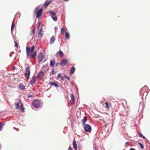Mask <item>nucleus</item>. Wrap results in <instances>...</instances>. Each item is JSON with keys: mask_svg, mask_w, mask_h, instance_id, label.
<instances>
[{"mask_svg": "<svg viewBox=\"0 0 150 150\" xmlns=\"http://www.w3.org/2000/svg\"><path fill=\"white\" fill-rule=\"evenodd\" d=\"M126 144H129V142H127L125 143Z\"/></svg>", "mask_w": 150, "mask_h": 150, "instance_id": "obj_55", "label": "nucleus"}, {"mask_svg": "<svg viewBox=\"0 0 150 150\" xmlns=\"http://www.w3.org/2000/svg\"><path fill=\"white\" fill-rule=\"evenodd\" d=\"M138 134H139V136L140 137H142V136H143L142 134L141 133H140L139 132L138 133Z\"/></svg>", "mask_w": 150, "mask_h": 150, "instance_id": "obj_40", "label": "nucleus"}, {"mask_svg": "<svg viewBox=\"0 0 150 150\" xmlns=\"http://www.w3.org/2000/svg\"><path fill=\"white\" fill-rule=\"evenodd\" d=\"M14 129H16V128L15 127H13Z\"/></svg>", "mask_w": 150, "mask_h": 150, "instance_id": "obj_61", "label": "nucleus"}, {"mask_svg": "<svg viewBox=\"0 0 150 150\" xmlns=\"http://www.w3.org/2000/svg\"><path fill=\"white\" fill-rule=\"evenodd\" d=\"M32 33L33 34H34L35 33V29H33L32 30Z\"/></svg>", "mask_w": 150, "mask_h": 150, "instance_id": "obj_41", "label": "nucleus"}, {"mask_svg": "<svg viewBox=\"0 0 150 150\" xmlns=\"http://www.w3.org/2000/svg\"><path fill=\"white\" fill-rule=\"evenodd\" d=\"M51 73L52 75H54L55 74V72L54 71L53 69L52 70Z\"/></svg>", "mask_w": 150, "mask_h": 150, "instance_id": "obj_42", "label": "nucleus"}, {"mask_svg": "<svg viewBox=\"0 0 150 150\" xmlns=\"http://www.w3.org/2000/svg\"><path fill=\"white\" fill-rule=\"evenodd\" d=\"M93 150H96V148L95 147L93 146Z\"/></svg>", "mask_w": 150, "mask_h": 150, "instance_id": "obj_53", "label": "nucleus"}, {"mask_svg": "<svg viewBox=\"0 0 150 150\" xmlns=\"http://www.w3.org/2000/svg\"><path fill=\"white\" fill-rule=\"evenodd\" d=\"M19 88L21 90H23L25 89V86L22 83H20L18 85Z\"/></svg>", "mask_w": 150, "mask_h": 150, "instance_id": "obj_17", "label": "nucleus"}, {"mask_svg": "<svg viewBox=\"0 0 150 150\" xmlns=\"http://www.w3.org/2000/svg\"><path fill=\"white\" fill-rule=\"evenodd\" d=\"M31 48L29 47H27L26 48V52H31Z\"/></svg>", "mask_w": 150, "mask_h": 150, "instance_id": "obj_24", "label": "nucleus"}, {"mask_svg": "<svg viewBox=\"0 0 150 150\" xmlns=\"http://www.w3.org/2000/svg\"><path fill=\"white\" fill-rule=\"evenodd\" d=\"M65 38L67 39H68L69 38V34L68 32H65Z\"/></svg>", "mask_w": 150, "mask_h": 150, "instance_id": "obj_25", "label": "nucleus"}, {"mask_svg": "<svg viewBox=\"0 0 150 150\" xmlns=\"http://www.w3.org/2000/svg\"><path fill=\"white\" fill-rule=\"evenodd\" d=\"M70 97L71 98V100L74 99V95L73 93H71L70 95Z\"/></svg>", "mask_w": 150, "mask_h": 150, "instance_id": "obj_32", "label": "nucleus"}, {"mask_svg": "<svg viewBox=\"0 0 150 150\" xmlns=\"http://www.w3.org/2000/svg\"><path fill=\"white\" fill-rule=\"evenodd\" d=\"M67 62V60L66 59H63L61 60L60 62V64L62 66H64L67 64L66 62Z\"/></svg>", "mask_w": 150, "mask_h": 150, "instance_id": "obj_6", "label": "nucleus"}, {"mask_svg": "<svg viewBox=\"0 0 150 150\" xmlns=\"http://www.w3.org/2000/svg\"><path fill=\"white\" fill-rule=\"evenodd\" d=\"M49 84L50 85L54 86L56 88L59 86L58 85L54 82H50V83Z\"/></svg>", "mask_w": 150, "mask_h": 150, "instance_id": "obj_19", "label": "nucleus"}, {"mask_svg": "<svg viewBox=\"0 0 150 150\" xmlns=\"http://www.w3.org/2000/svg\"><path fill=\"white\" fill-rule=\"evenodd\" d=\"M40 25H41V23H40V22H38V28H40Z\"/></svg>", "mask_w": 150, "mask_h": 150, "instance_id": "obj_35", "label": "nucleus"}, {"mask_svg": "<svg viewBox=\"0 0 150 150\" xmlns=\"http://www.w3.org/2000/svg\"><path fill=\"white\" fill-rule=\"evenodd\" d=\"M65 29L64 28H62L61 29V31L62 33L63 34L64 33Z\"/></svg>", "mask_w": 150, "mask_h": 150, "instance_id": "obj_31", "label": "nucleus"}, {"mask_svg": "<svg viewBox=\"0 0 150 150\" xmlns=\"http://www.w3.org/2000/svg\"><path fill=\"white\" fill-rule=\"evenodd\" d=\"M5 122H4L3 123H2L1 122H0V124H1L2 126H3L4 125H5Z\"/></svg>", "mask_w": 150, "mask_h": 150, "instance_id": "obj_43", "label": "nucleus"}, {"mask_svg": "<svg viewBox=\"0 0 150 150\" xmlns=\"http://www.w3.org/2000/svg\"><path fill=\"white\" fill-rule=\"evenodd\" d=\"M73 145L74 147L77 146V144L75 141V139H74V140L73 141Z\"/></svg>", "mask_w": 150, "mask_h": 150, "instance_id": "obj_26", "label": "nucleus"}, {"mask_svg": "<svg viewBox=\"0 0 150 150\" xmlns=\"http://www.w3.org/2000/svg\"><path fill=\"white\" fill-rule=\"evenodd\" d=\"M64 78H65V77H64V76L61 77V79L62 80H64Z\"/></svg>", "mask_w": 150, "mask_h": 150, "instance_id": "obj_47", "label": "nucleus"}, {"mask_svg": "<svg viewBox=\"0 0 150 150\" xmlns=\"http://www.w3.org/2000/svg\"><path fill=\"white\" fill-rule=\"evenodd\" d=\"M51 1V0H50L49 1H46L44 4V6L45 8H46L50 4V3Z\"/></svg>", "mask_w": 150, "mask_h": 150, "instance_id": "obj_21", "label": "nucleus"}, {"mask_svg": "<svg viewBox=\"0 0 150 150\" xmlns=\"http://www.w3.org/2000/svg\"><path fill=\"white\" fill-rule=\"evenodd\" d=\"M24 108L23 107V104L22 103L21 105L20 110H21L22 112H24Z\"/></svg>", "mask_w": 150, "mask_h": 150, "instance_id": "obj_23", "label": "nucleus"}, {"mask_svg": "<svg viewBox=\"0 0 150 150\" xmlns=\"http://www.w3.org/2000/svg\"><path fill=\"white\" fill-rule=\"evenodd\" d=\"M39 7L38 6H37L35 9V12H36L37 10L39 8Z\"/></svg>", "mask_w": 150, "mask_h": 150, "instance_id": "obj_44", "label": "nucleus"}, {"mask_svg": "<svg viewBox=\"0 0 150 150\" xmlns=\"http://www.w3.org/2000/svg\"><path fill=\"white\" fill-rule=\"evenodd\" d=\"M49 66L48 64H46L44 65L42 67V69L45 71H47L49 70Z\"/></svg>", "mask_w": 150, "mask_h": 150, "instance_id": "obj_11", "label": "nucleus"}, {"mask_svg": "<svg viewBox=\"0 0 150 150\" xmlns=\"http://www.w3.org/2000/svg\"><path fill=\"white\" fill-rule=\"evenodd\" d=\"M142 138L144 139H146V137H145L143 135V136H142Z\"/></svg>", "mask_w": 150, "mask_h": 150, "instance_id": "obj_52", "label": "nucleus"}, {"mask_svg": "<svg viewBox=\"0 0 150 150\" xmlns=\"http://www.w3.org/2000/svg\"><path fill=\"white\" fill-rule=\"evenodd\" d=\"M30 55L31 58H35L36 55V51H34Z\"/></svg>", "mask_w": 150, "mask_h": 150, "instance_id": "obj_18", "label": "nucleus"}, {"mask_svg": "<svg viewBox=\"0 0 150 150\" xmlns=\"http://www.w3.org/2000/svg\"><path fill=\"white\" fill-rule=\"evenodd\" d=\"M146 88L148 89V87L146 86H145L144 87L142 88L139 91V94L141 96H143L141 97L142 99L143 98V96L144 95L146 97L148 93V91H147L146 92H145L144 91Z\"/></svg>", "mask_w": 150, "mask_h": 150, "instance_id": "obj_1", "label": "nucleus"}, {"mask_svg": "<svg viewBox=\"0 0 150 150\" xmlns=\"http://www.w3.org/2000/svg\"><path fill=\"white\" fill-rule=\"evenodd\" d=\"M55 60L54 59L53 60H51L50 61V66L51 67H53L55 64Z\"/></svg>", "mask_w": 150, "mask_h": 150, "instance_id": "obj_16", "label": "nucleus"}, {"mask_svg": "<svg viewBox=\"0 0 150 150\" xmlns=\"http://www.w3.org/2000/svg\"><path fill=\"white\" fill-rule=\"evenodd\" d=\"M68 150H72L70 146L69 148L68 149Z\"/></svg>", "mask_w": 150, "mask_h": 150, "instance_id": "obj_48", "label": "nucleus"}, {"mask_svg": "<svg viewBox=\"0 0 150 150\" xmlns=\"http://www.w3.org/2000/svg\"><path fill=\"white\" fill-rule=\"evenodd\" d=\"M87 117L86 116H85L83 118L82 120V121H81L82 123L83 124V125L86 124L85 123L87 121Z\"/></svg>", "mask_w": 150, "mask_h": 150, "instance_id": "obj_15", "label": "nucleus"}, {"mask_svg": "<svg viewBox=\"0 0 150 150\" xmlns=\"http://www.w3.org/2000/svg\"><path fill=\"white\" fill-rule=\"evenodd\" d=\"M61 76V74H60V73H59V74H58V75H57V79H59V77H60Z\"/></svg>", "mask_w": 150, "mask_h": 150, "instance_id": "obj_39", "label": "nucleus"}, {"mask_svg": "<svg viewBox=\"0 0 150 150\" xmlns=\"http://www.w3.org/2000/svg\"><path fill=\"white\" fill-rule=\"evenodd\" d=\"M107 124H105V127H107Z\"/></svg>", "mask_w": 150, "mask_h": 150, "instance_id": "obj_58", "label": "nucleus"}, {"mask_svg": "<svg viewBox=\"0 0 150 150\" xmlns=\"http://www.w3.org/2000/svg\"><path fill=\"white\" fill-rule=\"evenodd\" d=\"M29 67H27L25 69V75L27 76V79H29L30 74V71L29 69Z\"/></svg>", "mask_w": 150, "mask_h": 150, "instance_id": "obj_4", "label": "nucleus"}, {"mask_svg": "<svg viewBox=\"0 0 150 150\" xmlns=\"http://www.w3.org/2000/svg\"><path fill=\"white\" fill-rule=\"evenodd\" d=\"M35 49V46H34L33 45L32 47L31 50V52H33V51H34Z\"/></svg>", "mask_w": 150, "mask_h": 150, "instance_id": "obj_34", "label": "nucleus"}, {"mask_svg": "<svg viewBox=\"0 0 150 150\" xmlns=\"http://www.w3.org/2000/svg\"><path fill=\"white\" fill-rule=\"evenodd\" d=\"M138 144L140 145L141 148L142 149H144V146L142 144V143H140V142H138Z\"/></svg>", "mask_w": 150, "mask_h": 150, "instance_id": "obj_30", "label": "nucleus"}, {"mask_svg": "<svg viewBox=\"0 0 150 150\" xmlns=\"http://www.w3.org/2000/svg\"><path fill=\"white\" fill-rule=\"evenodd\" d=\"M146 139V142H149V141L147 139Z\"/></svg>", "mask_w": 150, "mask_h": 150, "instance_id": "obj_54", "label": "nucleus"}, {"mask_svg": "<svg viewBox=\"0 0 150 150\" xmlns=\"http://www.w3.org/2000/svg\"><path fill=\"white\" fill-rule=\"evenodd\" d=\"M55 40V39L54 37V36H52L50 41V44H52L53 43Z\"/></svg>", "mask_w": 150, "mask_h": 150, "instance_id": "obj_13", "label": "nucleus"}, {"mask_svg": "<svg viewBox=\"0 0 150 150\" xmlns=\"http://www.w3.org/2000/svg\"><path fill=\"white\" fill-rule=\"evenodd\" d=\"M15 26V23H14L13 21L12 23V25L11 26V32L12 33V32L13 30V29Z\"/></svg>", "mask_w": 150, "mask_h": 150, "instance_id": "obj_22", "label": "nucleus"}, {"mask_svg": "<svg viewBox=\"0 0 150 150\" xmlns=\"http://www.w3.org/2000/svg\"><path fill=\"white\" fill-rule=\"evenodd\" d=\"M14 42H15V47H18V45L17 42L16 41H15Z\"/></svg>", "mask_w": 150, "mask_h": 150, "instance_id": "obj_36", "label": "nucleus"}, {"mask_svg": "<svg viewBox=\"0 0 150 150\" xmlns=\"http://www.w3.org/2000/svg\"><path fill=\"white\" fill-rule=\"evenodd\" d=\"M75 68L74 67H72L70 70V74H73L75 71Z\"/></svg>", "mask_w": 150, "mask_h": 150, "instance_id": "obj_20", "label": "nucleus"}, {"mask_svg": "<svg viewBox=\"0 0 150 150\" xmlns=\"http://www.w3.org/2000/svg\"><path fill=\"white\" fill-rule=\"evenodd\" d=\"M55 28H57V26H56V27H55Z\"/></svg>", "mask_w": 150, "mask_h": 150, "instance_id": "obj_63", "label": "nucleus"}, {"mask_svg": "<svg viewBox=\"0 0 150 150\" xmlns=\"http://www.w3.org/2000/svg\"><path fill=\"white\" fill-rule=\"evenodd\" d=\"M30 97H33L34 98V96L33 95H28V98H29Z\"/></svg>", "mask_w": 150, "mask_h": 150, "instance_id": "obj_38", "label": "nucleus"}, {"mask_svg": "<svg viewBox=\"0 0 150 150\" xmlns=\"http://www.w3.org/2000/svg\"><path fill=\"white\" fill-rule=\"evenodd\" d=\"M3 128V126L1 124H0V131L2 130Z\"/></svg>", "mask_w": 150, "mask_h": 150, "instance_id": "obj_37", "label": "nucleus"}, {"mask_svg": "<svg viewBox=\"0 0 150 150\" xmlns=\"http://www.w3.org/2000/svg\"><path fill=\"white\" fill-rule=\"evenodd\" d=\"M129 150H135L133 148H130Z\"/></svg>", "mask_w": 150, "mask_h": 150, "instance_id": "obj_51", "label": "nucleus"}, {"mask_svg": "<svg viewBox=\"0 0 150 150\" xmlns=\"http://www.w3.org/2000/svg\"><path fill=\"white\" fill-rule=\"evenodd\" d=\"M38 35L41 38H42L43 35V33H42V26L40 28L38 32Z\"/></svg>", "mask_w": 150, "mask_h": 150, "instance_id": "obj_12", "label": "nucleus"}, {"mask_svg": "<svg viewBox=\"0 0 150 150\" xmlns=\"http://www.w3.org/2000/svg\"><path fill=\"white\" fill-rule=\"evenodd\" d=\"M83 125L84 129L85 131L88 132H91V127L89 125L86 124Z\"/></svg>", "mask_w": 150, "mask_h": 150, "instance_id": "obj_2", "label": "nucleus"}, {"mask_svg": "<svg viewBox=\"0 0 150 150\" xmlns=\"http://www.w3.org/2000/svg\"><path fill=\"white\" fill-rule=\"evenodd\" d=\"M64 77H65V78L67 79L69 81H70V78L67 76V75H65L64 76Z\"/></svg>", "mask_w": 150, "mask_h": 150, "instance_id": "obj_33", "label": "nucleus"}, {"mask_svg": "<svg viewBox=\"0 0 150 150\" xmlns=\"http://www.w3.org/2000/svg\"><path fill=\"white\" fill-rule=\"evenodd\" d=\"M101 103H103V101H101Z\"/></svg>", "mask_w": 150, "mask_h": 150, "instance_id": "obj_60", "label": "nucleus"}, {"mask_svg": "<svg viewBox=\"0 0 150 150\" xmlns=\"http://www.w3.org/2000/svg\"><path fill=\"white\" fill-rule=\"evenodd\" d=\"M71 100L72 101V104L74 105L75 103L74 99V100H73H73Z\"/></svg>", "mask_w": 150, "mask_h": 150, "instance_id": "obj_45", "label": "nucleus"}, {"mask_svg": "<svg viewBox=\"0 0 150 150\" xmlns=\"http://www.w3.org/2000/svg\"><path fill=\"white\" fill-rule=\"evenodd\" d=\"M21 99H19L17 103H15V104L16 105V109H18L19 108V104L21 103Z\"/></svg>", "mask_w": 150, "mask_h": 150, "instance_id": "obj_14", "label": "nucleus"}, {"mask_svg": "<svg viewBox=\"0 0 150 150\" xmlns=\"http://www.w3.org/2000/svg\"><path fill=\"white\" fill-rule=\"evenodd\" d=\"M27 53V56H28L30 55V52H26Z\"/></svg>", "mask_w": 150, "mask_h": 150, "instance_id": "obj_46", "label": "nucleus"}, {"mask_svg": "<svg viewBox=\"0 0 150 150\" xmlns=\"http://www.w3.org/2000/svg\"><path fill=\"white\" fill-rule=\"evenodd\" d=\"M18 130H16L17 131H18V129H17Z\"/></svg>", "mask_w": 150, "mask_h": 150, "instance_id": "obj_62", "label": "nucleus"}, {"mask_svg": "<svg viewBox=\"0 0 150 150\" xmlns=\"http://www.w3.org/2000/svg\"><path fill=\"white\" fill-rule=\"evenodd\" d=\"M74 148L75 150H77V146L74 147Z\"/></svg>", "mask_w": 150, "mask_h": 150, "instance_id": "obj_50", "label": "nucleus"}, {"mask_svg": "<svg viewBox=\"0 0 150 150\" xmlns=\"http://www.w3.org/2000/svg\"><path fill=\"white\" fill-rule=\"evenodd\" d=\"M52 18L54 21H57V16H55L54 17L52 16Z\"/></svg>", "mask_w": 150, "mask_h": 150, "instance_id": "obj_28", "label": "nucleus"}, {"mask_svg": "<svg viewBox=\"0 0 150 150\" xmlns=\"http://www.w3.org/2000/svg\"><path fill=\"white\" fill-rule=\"evenodd\" d=\"M64 1H68L69 0H64Z\"/></svg>", "mask_w": 150, "mask_h": 150, "instance_id": "obj_56", "label": "nucleus"}, {"mask_svg": "<svg viewBox=\"0 0 150 150\" xmlns=\"http://www.w3.org/2000/svg\"><path fill=\"white\" fill-rule=\"evenodd\" d=\"M55 67H56L57 66V65H58V63H56L55 64Z\"/></svg>", "mask_w": 150, "mask_h": 150, "instance_id": "obj_49", "label": "nucleus"}, {"mask_svg": "<svg viewBox=\"0 0 150 150\" xmlns=\"http://www.w3.org/2000/svg\"><path fill=\"white\" fill-rule=\"evenodd\" d=\"M148 89L149 90V91H150V89Z\"/></svg>", "mask_w": 150, "mask_h": 150, "instance_id": "obj_64", "label": "nucleus"}, {"mask_svg": "<svg viewBox=\"0 0 150 150\" xmlns=\"http://www.w3.org/2000/svg\"><path fill=\"white\" fill-rule=\"evenodd\" d=\"M9 56H10V57H12V55L11 54H10Z\"/></svg>", "mask_w": 150, "mask_h": 150, "instance_id": "obj_59", "label": "nucleus"}, {"mask_svg": "<svg viewBox=\"0 0 150 150\" xmlns=\"http://www.w3.org/2000/svg\"><path fill=\"white\" fill-rule=\"evenodd\" d=\"M49 13L52 16H55L56 15L55 13L51 11H50Z\"/></svg>", "mask_w": 150, "mask_h": 150, "instance_id": "obj_27", "label": "nucleus"}, {"mask_svg": "<svg viewBox=\"0 0 150 150\" xmlns=\"http://www.w3.org/2000/svg\"><path fill=\"white\" fill-rule=\"evenodd\" d=\"M43 58V55L42 53H40L38 55V59L39 62H41L42 61Z\"/></svg>", "mask_w": 150, "mask_h": 150, "instance_id": "obj_9", "label": "nucleus"}, {"mask_svg": "<svg viewBox=\"0 0 150 150\" xmlns=\"http://www.w3.org/2000/svg\"><path fill=\"white\" fill-rule=\"evenodd\" d=\"M105 104H106V107L107 109H109L110 105L109 104H108V103H107V102L105 103Z\"/></svg>", "mask_w": 150, "mask_h": 150, "instance_id": "obj_29", "label": "nucleus"}, {"mask_svg": "<svg viewBox=\"0 0 150 150\" xmlns=\"http://www.w3.org/2000/svg\"><path fill=\"white\" fill-rule=\"evenodd\" d=\"M36 77L33 76L32 77L31 80L30 81L29 83L31 85L34 84L36 83Z\"/></svg>", "mask_w": 150, "mask_h": 150, "instance_id": "obj_8", "label": "nucleus"}, {"mask_svg": "<svg viewBox=\"0 0 150 150\" xmlns=\"http://www.w3.org/2000/svg\"><path fill=\"white\" fill-rule=\"evenodd\" d=\"M43 11V8L39 9L36 13V17L37 18H39L41 15Z\"/></svg>", "mask_w": 150, "mask_h": 150, "instance_id": "obj_5", "label": "nucleus"}, {"mask_svg": "<svg viewBox=\"0 0 150 150\" xmlns=\"http://www.w3.org/2000/svg\"><path fill=\"white\" fill-rule=\"evenodd\" d=\"M59 55L61 56V57L63 56V53L61 50H60L59 51L57 52L56 54V56L57 57H58Z\"/></svg>", "mask_w": 150, "mask_h": 150, "instance_id": "obj_10", "label": "nucleus"}, {"mask_svg": "<svg viewBox=\"0 0 150 150\" xmlns=\"http://www.w3.org/2000/svg\"><path fill=\"white\" fill-rule=\"evenodd\" d=\"M33 105L35 108H38L40 107V102L38 100H36L33 101L32 103Z\"/></svg>", "mask_w": 150, "mask_h": 150, "instance_id": "obj_3", "label": "nucleus"}, {"mask_svg": "<svg viewBox=\"0 0 150 150\" xmlns=\"http://www.w3.org/2000/svg\"><path fill=\"white\" fill-rule=\"evenodd\" d=\"M44 75V74L43 71H40L38 75V76L39 79L42 80L43 79V77Z\"/></svg>", "mask_w": 150, "mask_h": 150, "instance_id": "obj_7", "label": "nucleus"}, {"mask_svg": "<svg viewBox=\"0 0 150 150\" xmlns=\"http://www.w3.org/2000/svg\"><path fill=\"white\" fill-rule=\"evenodd\" d=\"M15 69V67H14L13 68V70H14Z\"/></svg>", "mask_w": 150, "mask_h": 150, "instance_id": "obj_57", "label": "nucleus"}]
</instances>
